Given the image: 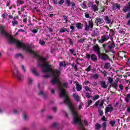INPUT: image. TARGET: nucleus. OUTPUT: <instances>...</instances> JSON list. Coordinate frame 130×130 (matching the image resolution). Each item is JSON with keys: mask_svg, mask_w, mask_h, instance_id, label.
<instances>
[{"mask_svg": "<svg viewBox=\"0 0 130 130\" xmlns=\"http://www.w3.org/2000/svg\"><path fill=\"white\" fill-rule=\"evenodd\" d=\"M86 97L87 99H90V98H92V96L91 95V93H89V92H86Z\"/></svg>", "mask_w": 130, "mask_h": 130, "instance_id": "c756f323", "label": "nucleus"}, {"mask_svg": "<svg viewBox=\"0 0 130 130\" xmlns=\"http://www.w3.org/2000/svg\"><path fill=\"white\" fill-rule=\"evenodd\" d=\"M59 67H60V68L61 67H66V64H63V61H61L59 62Z\"/></svg>", "mask_w": 130, "mask_h": 130, "instance_id": "c03bdc74", "label": "nucleus"}, {"mask_svg": "<svg viewBox=\"0 0 130 130\" xmlns=\"http://www.w3.org/2000/svg\"><path fill=\"white\" fill-rule=\"evenodd\" d=\"M76 85L77 91H81V90H82V86L79 84V82H78V81L76 82Z\"/></svg>", "mask_w": 130, "mask_h": 130, "instance_id": "2eb2a0df", "label": "nucleus"}, {"mask_svg": "<svg viewBox=\"0 0 130 130\" xmlns=\"http://www.w3.org/2000/svg\"><path fill=\"white\" fill-rule=\"evenodd\" d=\"M68 28L62 27L61 28L59 31V33H64V32H68Z\"/></svg>", "mask_w": 130, "mask_h": 130, "instance_id": "6ab92c4d", "label": "nucleus"}, {"mask_svg": "<svg viewBox=\"0 0 130 130\" xmlns=\"http://www.w3.org/2000/svg\"><path fill=\"white\" fill-rule=\"evenodd\" d=\"M72 96L73 98H74L75 100H76V101H77V102H79V101H80V98L78 93L75 92L73 94Z\"/></svg>", "mask_w": 130, "mask_h": 130, "instance_id": "ddd939ff", "label": "nucleus"}, {"mask_svg": "<svg viewBox=\"0 0 130 130\" xmlns=\"http://www.w3.org/2000/svg\"><path fill=\"white\" fill-rule=\"evenodd\" d=\"M102 74H103L104 77H106V76H107V72H106V71H104L102 72Z\"/></svg>", "mask_w": 130, "mask_h": 130, "instance_id": "052dcab7", "label": "nucleus"}, {"mask_svg": "<svg viewBox=\"0 0 130 130\" xmlns=\"http://www.w3.org/2000/svg\"><path fill=\"white\" fill-rule=\"evenodd\" d=\"M85 40H86V39H85V38H83L82 39H80L78 40V42L79 43H81L83 44L84 43V42H85Z\"/></svg>", "mask_w": 130, "mask_h": 130, "instance_id": "f704fd0d", "label": "nucleus"}, {"mask_svg": "<svg viewBox=\"0 0 130 130\" xmlns=\"http://www.w3.org/2000/svg\"><path fill=\"white\" fill-rule=\"evenodd\" d=\"M82 9H88V7H87V2L84 1L82 3Z\"/></svg>", "mask_w": 130, "mask_h": 130, "instance_id": "412c9836", "label": "nucleus"}, {"mask_svg": "<svg viewBox=\"0 0 130 130\" xmlns=\"http://www.w3.org/2000/svg\"><path fill=\"white\" fill-rule=\"evenodd\" d=\"M31 32H32V33H34V34H36V33L38 32V29H32L31 30Z\"/></svg>", "mask_w": 130, "mask_h": 130, "instance_id": "3c124183", "label": "nucleus"}, {"mask_svg": "<svg viewBox=\"0 0 130 130\" xmlns=\"http://www.w3.org/2000/svg\"><path fill=\"white\" fill-rule=\"evenodd\" d=\"M52 1L54 5H57L58 4V3H57V0H52Z\"/></svg>", "mask_w": 130, "mask_h": 130, "instance_id": "e2e57ef3", "label": "nucleus"}, {"mask_svg": "<svg viewBox=\"0 0 130 130\" xmlns=\"http://www.w3.org/2000/svg\"><path fill=\"white\" fill-rule=\"evenodd\" d=\"M88 26L90 28V29H93V21H88Z\"/></svg>", "mask_w": 130, "mask_h": 130, "instance_id": "cd10ccee", "label": "nucleus"}, {"mask_svg": "<svg viewBox=\"0 0 130 130\" xmlns=\"http://www.w3.org/2000/svg\"><path fill=\"white\" fill-rule=\"evenodd\" d=\"M63 19L65 20L64 24H67L68 22V16H63Z\"/></svg>", "mask_w": 130, "mask_h": 130, "instance_id": "a19ab883", "label": "nucleus"}, {"mask_svg": "<svg viewBox=\"0 0 130 130\" xmlns=\"http://www.w3.org/2000/svg\"><path fill=\"white\" fill-rule=\"evenodd\" d=\"M39 43L41 44V45H44L45 44V42L43 40H40Z\"/></svg>", "mask_w": 130, "mask_h": 130, "instance_id": "09e8293b", "label": "nucleus"}, {"mask_svg": "<svg viewBox=\"0 0 130 130\" xmlns=\"http://www.w3.org/2000/svg\"><path fill=\"white\" fill-rule=\"evenodd\" d=\"M82 107H83V103H80L79 106L78 110H81V109H82Z\"/></svg>", "mask_w": 130, "mask_h": 130, "instance_id": "603ef678", "label": "nucleus"}, {"mask_svg": "<svg viewBox=\"0 0 130 130\" xmlns=\"http://www.w3.org/2000/svg\"><path fill=\"white\" fill-rule=\"evenodd\" d=\"M12 24L13 26H16V25H18V21H17V20L12 21Z\"/></svg>", "mask_w": 130, "mask_h": 130, "instance_id": "72a5a7b5", "label": "nucleus"}, {"mask_svg": "<svg viewBox=\"0 0 130 130\" xmlns=\"http://www.w3.org/2000/svg\"><path fill=\"white\" fill-rule=\"evenodd\" d=\"M102 121H106V118H105V116H104L102 118Z\"/></svg>", "mask_w": 130, "mask_h": 130, "instance_id": "338daca9", "label": "nucleus"}, {"mask_svg": "<svg viewBox=\"0 0 130 130\" xmlns=\"http://www.w3.org/2000/svg\"><path fill=\"white\" fill-rule=\"evenodd\" d=\"M21 69L24 73H26V69H25V67L23 65H21Z\"/></svg>", "mask_w": 130, "mask_h": 130, "instance_id": "864d4df0", "label": "nucleus"}, {"mask_svg": "<svg viewBox=\"0 0 130 130\" xmlns=\"http://www.w3.org/2000/svg\"><path fill=\"white\" fill-rule=\"evenodd\" d=\"M91 9L94 12L98 11V3H96V5L92 4L91 7Z\"/></svg>", "mask_w": 130, "mask_h": 130, "instance_id": "9b49d317", "label": "nucleus"}, {"mask_svg": "<svg viewBox=\"0 0 130 130\" xmlns=\"http://www.w3.org/2000/svg\"><path fill=\"white\" fill-rule=\"evenodd\" d=\"M85 18H87V19H88V18H90V15H89V12H86L85 13Z\"/></svg>", "mask_w": 130, "mask_h": 130, "instance_id": "de8ad7c7", "label": "nucleus"}, {"mask_svg": "<svg viewBox=\"0 0 130 130\" xmlns=\"http://www.w3.org/2000/svg\"><path fill=\"white\" fill-rule=\"evenodd\" d=\"M99 56H100L101 59L102 60H106V59H108V56L105 53H100V54H99Z\"/></svg>", "mask_w": 130, "mask_h": 130, "instance_id": "1a4fd4ad", "label": "nucleus"}, {"mask_svg": "<svg viewBox=\"0 0 130 130\" xmlns=\"http://www.w3.org/2000/svg\"><path fill=\"white\" fill-rule=\"evenodd\" d=\"M86 56L88 60H89L90 58L92 61H96L97 60V56L95 54H86Z\"/></svg>", "mask_w": 130, "mask_h": 130, "instance_id": "423d86ee", "label": "nucleus"}, {"mask_svg": "<svg viewBox=\"0 0 130 130\" xmlns=\"http://www.w3.org/2000/svg\"><path fill=\"white\" fill-rule=\"evenodd\" d=\"M85 71H86V72H90V71H91V66H89L88 67L85 69Z\"/></svg>", "mask_w": 130, "mask_h": 130, "instance_id": "5fc2aeb1", "label": "nucleus"}, {"mask_svg": "<svg viewBox=\"0 0 130 130\" xmlns=\"http://www.w3.org/2000/svg\"><path fill=\"white\" fill-rule=\"evenodd\" d=\"M11 5V1H8L6 3L7 7H10V5Z\"/></svg>", "mask_w": 130, "mask_h": 130, "instance_id": "6e6d98bb", "label": "nucleus"}, {"mask_svg": "<svg viewBox=\"0 0 130 130\" xmlns=\"http://www.w3.org/2000/svg\"><path fill=\"white\" fill-rule=\"evenodd\" d=\"M123 12H124V13H127V12H130L129 8L127 6H125L123 9Z\"/></svg>", "mask_w": 130, "mask_h": 130, "instance_id": "aec40b11", "label": "nucleus"}, {"mask_svg": "<svg viewBox=\"0 0 130 130\" xmlns=\"http://www.w3.org/2000/svg\"><path fill=\"white\" fill-rule=\"evenodd\" d=\"M33 82V80L30 77H28V83L29 85H31Z\"/></svg>", "mask_w": 130, "mask_h": 130, "instance_id": "c9c22d12", "label": "nucleus"}, {"mask_svg": "<svg viewBox=\"0 0 130 130\" xmlns=\"http://www.w3.org/2000/svg\"><path fill=\"white\" fill-rule=\"evenodd\" d=\"M34 3H36V4H38V5H41L44 0H32Z\"/></svg>", "mask_w": 130, "mask_h": 130, "instance_id": "a211bd4d", "label": "nucleus"}, {"mask_svg": "<svg viewBox=\"0 0 130 130\" xmlns=\"http://www.w3.org/2000/svg\"><path fill=\"white\" fill-rule=\"evenodd\" d=\"M15 57H21V58H24V56L21 54H17L15 55Z\"/></svg>", "mask_w": 130, "mask_h": 130, "instance_id": "4c0bfd02", "label": "nucleus"}, {"mask_svg": "<svg viewBox=\"0 0 130 130\" xmlns=\"http://www.w3.org/2000/svg\"><path fill=\"white\" fill-rule=\"evenodd\" d=\"M120 10V5L118 3H116L112 5V10L114 11L115 10Z\"/></svg>", "mask_w": 130, "mask_h": 130, "instance_id": "6e6552de", "label": "nucleus"}, {"mask_svg": "<svg viewBox=\"0 0 130 130\" xmlns=\"http://www.w3.org/2000/svg\"><path fill=\"white\" fill-rule=\"evenodd\" d=\"M64 3V0H60L58 2V5H62Z\"/></svg>", "mask_w": 130, "mask_h": 130, "instance_id": "13d9d810", "label": "nucleus"}, {"mask_svg": "<svg viewBox=\"0 0 130 130\" xmlns=\"http://www.w3.org/2000/svg\"><path fill=\"white\" fill-rule=\"evenodd\" d=\"M92 79H94L95 80H97L98 78H99V75L96 74H93L92 76Z\"/></svg>", "mask_w": 130, "mask_h": 130, "instance_id": "7c9ffc66", "label": "nucleus"}, {"mask_svg": "<svg viewBox=\"0 0 130 130\" xmlns=\"http://www.w3.org/2000/svg\"><path fill=\"white\" fill-rule=\"evenodd\" d=\"M47 119H52V116L50 115H48L47 116Z\"/></svg>", "mask_w": 130, "mask_h": 130, "instance_id": "774afa93", "label": "nucleus"}, {"mask_svg": "<svg viewBox=\"0 0 130 130\" xmlns=\"http://www.w3.org/2000/svg\"><path fill=\"white\" fill-rule=\"evenodd\" d=\"M99 116H102L103 115V111L101 110H99Z\"/></svg>", "mask_w": 130, "mask_h": 130, "instance_id": "49530a36", "label": "nucleus"}, {"mask_svg": "<svg viewBox=\"0 0 130 130\" xmlns=\"http://www.w3.org/2000/svg\"><path fill=\"white\" fill-rule=\"evenodd\" d=\"M71 6H72V8L74 10V8H75V7H76V4H75L74 2H71Z\"/></svg>", "mask_w": 130, "mask_h": 130, "instance_id": "4d7b16f0", "label": "nucleus"}, {"mask_svg": "<svg viewBox=\"0 0 130 130\" xmlns=\"http://www.w3.org/2000/svg\"><path fill=\"white\" fill-rule=\"evenodd\" d=\"M104 20L106 22V24H110L112 22L110 17H108L107 15L104 16Z\"/></svg>", "mask_w": 130, "mask_h": 130, "instance_id": "f8f14e48", "label": "nucleus"}, {"mask_svg": "<svg viewBox=\"0 0 130 130\" xmlns=\"http://www.w3.org/2000/svg\"><path fill=\"white\" fill-rule=\"evenodd\" d=\"M31 72L33 75H35V76H36V77H38V76H39V74H38V73H37V71L35 69H32Z\"/></svg>", "mask_w": 130, "mask_h": 130, "instance_id": "393cba45", "label": "nucleus"}, {"mask_svg": "<svg viewBox=\"0 0 130 130\" xmlns=\"http://www.w3.org/2000/svg\"><path fill=\"white\" fill-rule=\"evenodd\" d=\"M65 4L67 6V7H70L71 3V0H66L65 2Z\"/></svg>", "mask_w": 130, "mask_h": 130, "instance_id": "2f4dec72", "label": "nucleus"}, {"mask_svg": "<svg viewBox=\"0 0 130 130\" xmlns=\"http://www.w3.org/2000/svg\"><path fill=\"white\" fill-rule=\"evenodd\" d=\"M112 110H113V108L111 105H109L105 108V113H107L108 112H112Z\"/></svg>", "mask_w": 130, "mask_h": 130, "instance_id": "9d476101", "label": "nucleus"}, {"mask_svg": "<svg viewBox=\"0 0 130 130\" xmlns=\"http://www.w3.org/2000/svg\"><path fill=\"white\" fill-rule=\"evenodd\" d=\"M119 89H120L121 90H123V86H122V84H119Z\"/></svg>", "mask_w": 130, "mask_h": 130, "instance_id": "bf43d9fd", "label": "nucleus"}, {"mask_svg": "<svg viewBox=\"0 0 130 130\" xmlns=\"http://www.w3.org/2000/svg\"><path fill=\"white\" fill-rule=\"evenodd\" d=\"M99 103H100L99 101H96L94 104V106L96 107L98 106V105H99Z\"/></svg>", "mask_w": 130, "mask_h": 130, "instance_id": "0e129e2a", "label": "nucleus"}, {"mask_svg": "<svg viewBox=\"0 0 130 130\" xmlns=\"http://www.w3.org/2000/svg\"><path fill=\"white\" fill-rule=\"evenodd\" d=\"M115 123H116V122L114 120H111L109 121V124L112 127H113V126L115 125Z\"/></svg>", "mask_w": 130, "mask_h": 130, "instance_id": "bb28decb", "label": "nucleus"}, {"mask_svg": "<svg viewBox=\"0 0 130 130\" xmlns=\"http://www.w3.org/2000/svg\"><path fill=\"white\" fill-rule=\"evenodd\" d=\"M76 26L78 30L83 29V24L80 22L76 23Z\"/></svg>", "mask_w": 130, "mask_h": 130, "instance_id": "dca6fc26", "label": "nucleus"}, {"mask_svg": "<svg viewBox=\"0 0 130 130\" xmlns=\"http://www.w3.org/2000/svg\"><path fill=\"white\" fill-rule=\"evenodd\" d=\"M104 68L107 70L110 69V63H106L105 64Z\"/></svg>", "mask_w": 130, "mask_h": 130, "instance_id": "a878e982", "label": "nucleus"}, {"mask_svg": "<svg viewBox=\"0 0 130 130\" xmlns=\"http://www.w3.org/2000/svg\"><path fill=\"white\" fill-rule=\"evenodd\" d=\"M103 47L106 53H108V52H110L112 49L115 47V44H114L113 41H109L107 44H103Z\"/></svg>", "mask_w": 130, "mask_h": 130, "instance_id": "f03ea898", "label": "nucleus"}, {"mask_svg": "<svg viewBox=\"0 0 130 130\" xmlns=\"http://www.w3.org/2000/svg\"><path fill=\"white\" fill-rule=\"evenodd\" d=\"M117 82H113L111 83L110 86L111 87H113V88H117Z\"/></svg>", "mask_w": 130, "mask_h": 130, "instance_id": "b1692460", "label": "nucleus"}, {"mask_svg": "<svg viewBox=\"0 0 130 130\" xmlns=\"http://www.w3.org/2000/svg\"><path fill=\"white\" fill-rule=\"evenodd\" d=\"M17 4L20 5H23L24 3V1H19V0H17Z\"/></svg>", "mask_w": 130, "mask_h": 130, "instance_id": "ea45409f", "label": "nucleus"}, {"mask_svg": "<svg viewBox=\"0 0 130 130\" xmlns=\"http://www.w3.org/2000/svg\"><path fill=\"white\" fill-rule=\"evenodd\" d=\"M69 51L71 54L74 55V56H76V50L75 49H70Z\"/></svg>", "mask_w": 130, "mask_h": 130, "instance_id": "5701e85b", "label": "nucleus"}, {"mask_svg": "<svg viewBox=\"0 0 130 130\" xmlns=\"http://www.w3.org/2000/svg\"><path fill=\"white\" fill-rule=\"evenodd\" d=\"M109 38H110V34H108V32L107 31L105 35L102 36L99 42H100V43H104L105 41H107Z\"/></svg>", "mask_w": 130, "mask_h": 130, "instance_id": "7ed1b4c3", "label": "nucleus"}, {"mask_svg": "<svg viewBox=\"0 0 130 130\" xmlns=\"http://www.w3.org/2000/svg\"><path fill=\"white\" fill-rule=\"evenodd\" d=\"M13 76H15V77H16L17 78V80L21 82V81L23 80V78L22 77L23 76L20 74V72L18 70H16L15 71H13Z\"/></svg>", "mask_w": 130, "mask_h": 130, "instance_id": "20e7f679", "label": "nucleus"}, {"mask_svg": "<svg viewBox=\"0 0 130 130\" xmlns=\"http://www.w3.org/2000/svg\"><path fill=\"white\" fill-rule=\"evenodd\" d=\"M101 85L102 86V87L104 88V89H106V88H107L108 87V85L106 84V82L104 81H102L101 82Z\"/></svg>", "mask_w": 130, "mask_h": 130, "instance_id": "f3484780", "label": "nucleus"}, {"mask_svg": "<svg viewBox=\"0 0 130 130\" xmlns=\"http://www.w3.org/2000/svg\"><path fill=\"white\" fill-rule=\"evenodd\" d=\"M85 31H89V30H90V28H91L90 26L88 25V23H87V22H86L85 23Z\"/></svg>", "mask_w": 130, "mask_h": 130, "instance_id": "4be33fe9", "label": "nucleus"}, {"mask_svg": "<svg viewBox=\"0 0 130 130\" xmlns=\"http://www.w3.org/2000/svg\"><path fill=\"white\" fill-rule=\"evenodd\" d=\"M107 125V123H106V122H104L102 124L103 128V129H105L106 128V125Z\"/></svg>", "mask_w": 130, "mask_h": 130, "instance_id": "37998d69", "label": "nucleus"}, {"mask_svg": "<svg viewBox=\"0 0 130 130\" xmlns=\"http://www.w3.org/2000/svg\"><path fill=\"white\" fill-rule=\"evenodd\" d=\"M93 103V102L92 100H89L88 101V106L89 107V106L91 105V104Z\"/></svg>", "mask_w": 130, "mask_h": 130, "instance_id": "8fccbe9b", "label": "nucleus"}, {"mask_svg": "<svg viewBox=\"0 0 130 130\" xmlns=\"http://www.w3.org/2000/svg\"><path fill=\"white\" fill-rule=\"evenodd\" d=\"M57 125V123L55 122V123L52 124L51 127H55Z\"/></svg>", "mask_w": 130, "mask_h": 130, "instance_id": "69168bd1", "label": "nucleus"}, {"mask_svg": "<svg viewBox=\"0 0 130 130\" xmlns=\"http://www.w3.org/2000/svg\"><path fill=\"white\" fill-rule=\"evenodd\" d=\"M110 33L111 36H113L115 34V32L114 31H113V29H110Z\"/></svg>", "mask_w": 130, "mask_h": 130, "instance_id": "79ce46f5", "label": "nucleus"}, {"mask_svg": "<svg viewBox=\"0 0 130 130\" xmlns=\"http://www.w3.org/2000/svg\"><path fill=\"white\" fill-rule=\"evenodd\" d=\"M92 5L93 4H92V2H91V1L88 2L87 3V8H91Z\"/></svg>", "mask_w": 130, "mask_h": 130, "instance_id": "a18cd8bd", "label": "nucleus"}, {"mask_svg": "<svg viewBox=\"0 0 130 130\" xmlns=\"http://www.w3.org/2000/svg\"><path fill=\"white\" fill-rule=\"evenodd\" d=\"M5 111H6V108H0V113H3V112H5Z\"/></svg>", "mask_w": 130, "mask_h": 130, "instance_id": "58836bf2", "label": "nucleus"}, {"mask_svg": "<svg viewBox=\"0 0 130 130\" xmlns=\"http://www.w3.org/2000/svg\"><path fill=\"white\" fill-rule=\"evenodd\" d=\"M101 127V125L99 123H96L95 124V129H99Z\"/></svg>", "mask_w": 130, "mask_h": 130, "instance_id": "473e14b6", "label": "nucleus"}, {"mask_svg": "<svg viewBox=\"0 0 130 130\" xmlns=\"http://www.w3.org/2000/svg\"><path fill=\"white\" fill-rule=\"evenodd\" d=\"M14 43L17 44V47L18 48H21L24 50H25L28 53L30 54H34L35 57L37 58L38 61V67L41 68L42 72L45 73L46 74L43 75L44 78H49L52 76L53 78L51 80V83L52 85H57V88L59 91V96L61 98L64 99V103L68 104L71 113H72L74 117L73 123H77L79 125V128L80 130H86L84 125L81 121V116L78 114V113L76 111V108L77 107L76 105L72 104L69 99V96L66 92L64 88L66 89L69 88V84L67 82H64L61 85L60 81L58 79V76L60 75V69L59 70H55L54 71H52L50 65L48 63L45 62L47 58L40 56L37 54L34 51L31 50V46L29 44H24L23 43L14 39Z\"/></svg>", "mask_w": 130, "mask_h": 130, "instance_id": "f257e3e1", "label": "nucleus"}, {"mask_svg": "<svg viewBox=\"0 0 130 130\" xmlns=\"http://www.w3.org/2000/svg\"><path fill=\"white\" fill-rule=\"evenodd\" d=\"M93 51L96 52L98 55L100 54V47L98 44H95L93 46Z\"/></svg>", "mask_w": 130, "mask_h": 130, "instance_id": "0eeeda50", "label": "nucleus"}, {"mask_svg": "<svg viewBox=\"0 0 130 130\" xmlns=\"http://www.w3.org/2000/svg\"><path fill=\"white\" fill-rule=\"evenodd\" d=\"M126 19H128L129 18H130V12H129L128 13H127L126 14Z\"/></svg>", "mask_w": 130, "mask_h": 130, "instance_id": "680f3d73", "label": "nucleus"}, {"mask_svg": "<svg viewBox=\"0 0 130 130\" xmlns=\"http://www.w3.org/2000/svg\"><path fill=\"white\" fill-rule=\"evenodd\" d=\"M108 80L109 81V83L111 85L112 83H113V79L111 77H108Z\"/></svg>", "mask_w": 130, "mask_h": 130, "instance_id": "e433bc0d", "label": "nucleus"}, {"mask_svg": "<svg viewBox=\"0 0 130 130\" xmlns=\"http://www.w3.org/2000/svg\"><path fill=\"white\" fill-rule=\"evenodd\" d=\"M95 22L97 26H99V25H104V19L101 17L99 16L98 17L95 18Z\"/></svg>", "mask_w": 130, "mask_h": 130, "instance_id": "39448f33", "label": "nucleus"}, {"mask_svg": "<svg viewBox=\"0 0 130 130\" xmlns=\"http://www.w3.org/2000/svg\"><path fill=\"white\" fill-rule=\"evenodd\" d=\"M100 98V95L99 94H95L92 96L91 99L93 101H96Z\"/></svg>", "mask_w": 130, "mask_h": 130, "instance_id": "4468645a", "label": "nucleus"}, {"mask_svg": "<svg viewBox=\"0 0 130 130\" xmlns=\"http://www.w3.org/2000/svg\"><path fill=\"white\" fill-rule=\"evenodd\" d=\"M39 96H42V97H45V94L44 93V92L43 91V90H41L39 93Z\"/></svg>", "mask_w": 130, "mask_h": 130, "instance_id": "c85d7f7f", "label": "nucleus"}]
</instances>
